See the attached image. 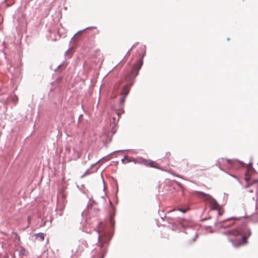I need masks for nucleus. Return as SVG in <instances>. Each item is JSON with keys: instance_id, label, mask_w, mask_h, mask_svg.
Masks as SVG:
<instances>
[{"instance_id": "16", "label": "nucleus", "mask_w": 258, "mask_h": 258, "mask_svg": "<svg viewBox=\"0 0 258 258\" xmlns=\"http://www.w3.org/2000/svg\"><path fill=\"white\" fill-rule=\"evenodd\" d=\"M146 165L150 166L151 167L156 168V167L154 166V162L153 161L148 160V162H146Z\"/></svg>"}, {"instance_id": "32", "label": "nucleus", "mask_w": 258, "mask_h": 258, "mask_svg": "<svg viewBox=\"0 0 258 258\" xmlns=\"http://www.w3.org/2000/svg\"><path fill=\"white\" fill-rule=\"evenodd\" d=\"M97 232H98V241H99V240L100 239V237H101L100 232V231L99 230L97 231Z\"/></svg>"}, {"instance_id": "37", "label": "nucleus", "mask_w": 258, "mask_h": 258, "mask_svg": "<svg viewBox=\"0 0 258 258\" xmlns=\"http://www.w3.org/2000/svg\"><path fill=\"white\" fill-rule=\"evenodd\" d=\"M27 219H28V222H29V221H30V216H28V217H27Z\"/></svg>"}, {"instance_id": "48", "label": "nucleus", "mask_w": 258, "mask_h": 258, "mask_svg": "<svg viewBox=\"0 0 258 258\" xmlns=\"http://www.w3.org/2000/svg\"><path fill=\"white\" fill-rule=\"evenodd\" d=\"M229 39H230L229 38H227V40H229Z\"/></svg>"}, {"instance_id": "42", "label": "nucleus", "mask_w": 258, "mask_h": 258, "mask_svg": "<svg viewBox=\"0 0 258 258\" xmlns=\"http://www.w3.org/2000/svg\"><path fill=\"white\" fill-rule=\"evenodd\" d=\"M249 192H253V190H249Z\"/></svg>"}, {"instance_id": "6", "label": "nucleus", "mask_w": 258, "mask_h": 258, "mask_svg": "<svg viewBox=\"0 0 258 258\" xmlns=\"http://www.w3.org/2000/svg\"><path fill=\"white\" fill-rule=\"evenodd\" d=\"M188 210L187 207H178L177 208H174L173 209L169 211V213L175 214L176 213H179L181 216L184 213H185Z\"/></svg>"}, {"instance_id": "20", "label": "nucleus", "mask_w": 258, "mask_h": 258, "mask_svg": "<svg viewBox=\"0 0 258 258\" xmlns=\"http://www.w3.org/2000/svg\"><path fill=\"white\" fill-rule=\"evenodd\" d=\"M110 223L111 225L112 226H114V225H115V221H114L113 218H112V217L111 215L110 216Z\"/></svg>"}, {"instance_id": "35", "label": "nucleus", "mask_w": 258, "mask_h": 258, "mask_svg": "<svg viewBox=\"0 0 258 258\" xmlns=\"http://www.w3.org/2000/svg\"><path fill=\"white\" fill-rule=\"evenodd\" d=\"M131 51V50H130V49L128 50V51L126 52V53L125 55L124 56L123 58H125V56H126V55H127V54L130 52V51Z\"/></svg>"}, {"instance_id": "7", "label": "nucleus", "mask_w": 258, "mask_h": 258, "mask_svg": "<svg viewBox=\"0 0 258 258\" xmlns=\"http://www.w3.org/2000/svg\"><path fill=\"white\" fill-rule=\"evenodd\" d=\"M224 235H233L234 236H238V231H237V228H234L232 230H229L224 231L222 233Z\"/></svg>"}, {"instance_id": "3", "label": "nucleus", "mask_w": 258, "mask_h": 258, "mask_svg": "<svg viewBox=\"0 0 258 258\" xmlns=\"http://www.w3.org/2000/svg\"><path fill=\"white\" fill-rule=\"evenodd\" d=\"M194 194L198 197L203 199L205 201L209 202L211 206V209L216 210L219 207V204L217 203L216 200L209 194L198 190L195 191Z\"/></svg>"}, {"instance_id": "25", "label": "nucleus", "mask_w": 258, "mask_h": 258, "mask_svg": "<svg viewBox=\"0 0 258 258\" xmlns=\"http://www.w3.org/2000/svg\"><path fill=\"white\" fill-rule=\"evenodd\" d=\"M170 156V153L169 152H167L166 153H165V155L164 156V158H167V159H169V157Z\"/></svg>"}, {"instance_id": "38", "label": "nucleus", "mask_w": 258, "mask_h": 258, "mask_svg": "<svg viewBox=\"0 0 258 258\" xmlns=\"http://www.w3.org/2000/svg\"><path fill=\"white\" fill-rule=\"evenodd\" d=\"M94 165H95V164H92V165L91 166L90 168V169H91L92 167H93V166H94Z\"/></svg>"}, {"instance_id": "39", "label": "nucleus", "mask_w": 258, "mask_h": 258, "mask_svg": "<svg viewBox=\"0 0 258 258\" xmlns=\"http://www.w3.org/2000/svg\"><path fill=\"white\" fill-rule=\"evenodd\" d=\"M234 178L237 179V177L235 175H232Z\"/></svg>"}, {"instance_id": "13", "label": "nucleus", "mask_w": 258, "mask_h": 258, "mask_svg": "<svg viewBox=\"0 0 258 258\" xmlns=\"http://www.w3.org/2000/svg\"><path fill=\"white\" fill-rule=\"evenodd\" d=\"M90 28H96V27H87V28H85V29H83V30H80V31H78V32H77V33H76V34H75L73 36V37L71 38V40L70 42H71V41L74 39V38L75 37V36L77 34H79V33H82V32H83L85 31L86 30L88 29H90Z\"/></svg>"}, {"instance_id": "18", "label": "nucleus", "mask_w": 258, "mask_h": 258, "mask_svg": "<svg viewBox=\"0 0 258 258\" xmlns=\"http://www.w3.org/2000/svg\"><path fill=\"white\" fill-rule=\"evenodd\" d=\"M126 161H127V163H130V162H134L135 163V158H134V157L128 158L127 156Z\"/></svg>"}, {"instance_id": "26", "label": "nucleus", "mask_w": 258, "mask_h": 258, "mask_svg": "<svg viewBox=\"0 0 258 258\" xmlns=\"http://www.w3.org/2000/svg\"><path fill=\"white\" fill-rule=\"evenodd\" d=\"M257 183H258V179H253L251 182H250V183L252 184V185Z\"/></svg>"}, {"instance_id": "8", "label": "nucleus", "mask_w": 258, "mask_h": 258, "mask_svg": "<svg viewBox=\"0 0 258 258\" xmlns=\"http://www.w3.org/2000/svg\"><path fill=\"white\" fill-rule=\"evenodd\" d=\"M147 162V159H144L142 157L135 158V164H143L144 165H146V162Z\"/></svg>"}, {"instance_id": "43", "label": "nucleus", "mask_w": 258, "mask_h": 258, "mask_svg": "<svg viewBox=\"0 0 258 258\" xmlns=\"http://www.w3.org/2000/svg\"><path fill=\"white\" fill-rule=\"evenodd\" d=\"M109 204H110V205H112V202L111 201H109Z\"/></svg>"}, {"instance_id": "23", "label": "nucleus", "mask_w": 258, "mask_h": 258, "mask_svg": "<svg viewBox=\"0 0 258 258\" xmlns=\"http://www.w3.org/2000/svg\"><path fill=\"white\" fill-rule=\"evenodd\" d=\"M198 237V233H196V234L194 236V237L191 240V242H194L197 239V238Z\"/></svg>"}, {"instance_id": "1", "label": "nucleus", "mask_w": 258, "mask_h": 258, "mask_svg": "<svg viewBox=\"0 0 258 258\" xmlns=\"http://www.w3.org/2000/svg\"><path fill=\"white\" fill-rule=\"evenodd\" d=\"M140 50L142 52L141 58L133 65L131 72L127 75L125 78L126 84L123 86L121 89L120 95L127 96L130 91L131 88L134 84L136 77L139 75V72L143 64V58L146 55V46H141L140 47Z\"/></svg>"}, {"instance_id": "29", "label": "nucleus", "mask_w": 258, "mask_h": 258, "mask_svg": "<svg viewBox=\"0 0 258 258\" xmlns=\"http://www.w3.org/2000/svg\"><path fill=\"white\" fill-rule=\"evenodd\" d=\"M115 209L114 208H113V212H111L110 214V216L111 215H112V218H113L114 215H115Z\"/></svg>"}, {"instance_id": "19", "label": "nucleus", "mask_w": 258, "mask_h": 258, "mask_svg": "<svg viewBox=\"0 0 258 258\" xmlns=\"http://www.w3.org/2000/svg\"><path fill=\"white\" fill-rule=\"evenodd\" d=\"M126 159H127V156L124 155L123 158H122L121 160V163L123 164H127Z\"/></svg>"}, {"instance_id": "12", "label": "nucleus", "mask_w": 258, "mask_h": 258, "mask_svg": "<svg viewBox=\"0 0 258 258\" xmlns=\"http://www.w3.org/2000/svg\"><path fill=\"white\" fill-rule=\"evenodd\" d=\"M35 237L39 238L40 241H43L44 239L45 234L42 232H39L34 234Z\"/></svg>"}, {"instance_id": "45", "label": "nucleus", "mask_w": 258, "mask_h": 258, "mask_svg": "<svg viewBox=\"0 0 258 258\" xmlns=\"http://www.w3.org/2000/svg\"><path fill=\"white\" fill-rule=\"evenodd\" d=\"M84 212H85V211H83V212H82L81 214H82V215H83V213H84Z\"/></svg>"}, {"instance_id": "22", "label": "nucleus", "mask_w": 258, "mask_h": 258, "mask_svg": "<svg viewBox=\"0 0 258 258\" xmlns=\"http://www.w3.org/2000/svg\"><path fill=\"white\" fill-rule=\"evenodd\" d=\"M107 141H108V143H107V144H109V143H110L111 142V141H112V137H111V136H110V135H109V134H108V135H107Z\"/></svg>"}, {"instance_id": "17", "label": "nucleus", "mask_w": 258, "mask_h": 258, "mask_svg": "<svg viewBox=\"0 0 258 258\" xmlns=\"http://www.w3.org/2000/svg\"><path fill=\"white\" fill-rule=\"evenodd\" d=\"M121 96H122V97L120 98V100H119V105H121L122 104H123V103L125 101V98L126 97L125 96H123V95H121Z\"/></svg>"}, {"instance_id": "33", "label": "nucleus", "mask_w": 258, "mask_h": 258, "mask_svg": "<svg viewBox=\"0 0 258 258\" xmlns=\"http://www.w3.org/2000/svg\"><path fill=\"white\" fill-rule=\"evenodd\" d=\"M226 162L229 164H231V163L232 162V160L231 159H227V160H226Z\"/></svg>"}, {"instance_id": "40", "label": "nucleus", "mask_w": 258, "mask_h": 258, "mask_svg": "<svg viewBox=\"0 0 258 258\" xmlns=\"http://www.w3.org/2000/svg\"><path fill=\"white\" fill-rule=\"evenodd\" d=\"M82 116V114H81L80 115L79 117V119L78 120H80V118H81V117Z\"/></svg>"}, {"instance_id": "44", "label": "nucleus", "mask_w": 258, "mask_h": 258, "mask_svg": "<svg viewBox=\"0 0 258 258\" xmlns=\"http://www.w3.org/2000/svg\"><path fill=\"white\" fill-rule=\"evenodd\" d=\"M248 165H252V163H251V162H249V163H248Z\"/></svg>"}, {"instance_id": "14", "label": "nucleus", "mask_w": 258, "mask_h": 258, "mask_svg": "<svg viewBox=\"0 0 258 258\" xmlns=\"http://www.w3.org/2000/svg\"><path fill=\"white\" fill-rule=\"evenodd\" d=\"M224 161V159L223 158H220V159H218L216 162V163H215V165L217 166H218L219 168L221 170H222V169L221 168V161Z\"/></svg>"}, {"instance_id": "28", "label": "nucleus", "mask_w": 258, "mask_h": 258, "mask_svg": "<svg viewBox=\"0 0 258 258\" xmlns=\"http://www.w3.org/2000/svg\"><path fill=\"white\" fill-rule=\"evenodd\" d=\"M13 99L14 102H17L18 100V98L16 95H14V97H13Z\"/></svg>"}, {"instance_id": "30", "label": "nucleus", "mask_w": 258, "mask_h": 258, "mask_svg": "<svg viewBox=\"0 0 258 258\" xmlns=\"http://www.w3.org/2000/svg\"><path fill=\"white\" fill-rule=\"evenodd\" d=\"M138 44V42L135 43L130 49V50H132Z\"/></svg>"}, {"instance_id": "2", "label": "nucleus", "mask_w": 258, "mask_h": 258, "mask_svg": "<svg viewBox=\"0 0 258 258\" xmlns=\"http://www.w3.org/2000/svg\"><path fill=\"white\" fill-rule=\"evenodd\" d=\"M238 235H241V239H229V240L232 243L234 246H239L242 244H245L247 243V238L251 236L252 233L250 228L243 227L237 228Z\"/></svg>"}, {"instance_id": "31", "label": "nucleus", "mask_w": 258, "mask_h": 258, "mask_svg": "<svg viewBox=\"0 0 258 258\" xmlns=\"http://www.w3.org/2000/svg\"><path fill=\"white\" fill-rule=\"evenodd\" d=\"M123 151H124V150H119L113 151V152L111 153L110 154H113L114 153H116V152H122ZM109 155H110V154Z\"/></svg>"}, {"instance_id": "41", "label": "nucleus", "mask_w": 258, "mask_h": 258, "mask_svg": "<svg viewBox=\"0 0 258 258\" xmlns=\"http://www.w3.org/2000/svg\"><path fill=\"white\" fill-rule=\"evenodd\" d=\"M221 214H221V213L219 211V212H218V215H221Z\"/></svg>"}, {"instance_id": "5", "label": "nucleus", "mask_w": 258, "mask_h": 258, "mask_svg": "<svg viewBox=\"0 0 258 258\" xmlns=\"http://www.w3.org/2000/svg\"><path fill=\"white\" fill-rule=\"evenodd\" d=\"M239 219H240V218H239V217H231L228 218L227 219H224V220L219 221V222H217V221L215 222L214 223V226H219L220 228L225 229L226 228L230 227L231 226H232V225H233L235 224L234 222H232L231 223L228 224H224L226 222L229 221L231 220H239Z\"/></svg>"}, {"instance_id": "4", "label": "nucleus", "mask_w": 258, "mask_h": 258, "mask_svg": "<svg viewBox=\"0 0 258 258\" xmlns=\"http://www.w3.org/2000/svg\"><path fill=\"white\" fill-rule=\"evenodd\" d=\"M170 214L169 216H164V218L161 217V219L163 220H166L168 223L171 224L173 225L176 224V222H177L179 224L182 226L181 222L184 221L185 219L181 216L179 213H176L175 214L169 213Z\"/></svg>"}, {"instance_id": "9", "label": "nucleus", "mask_w": 258, "mask_h": 258, "mask_svg": "<svg viewBox=\"0 0 258 258\" xmlns=\"http://www.w3.org/2000/svg\"><path fill=\"white\" fill-rule=\"evenodd\" d=\"M245 177L244 180L246 182V184L245 185V188H247L252 186V184L250 182H248V180L250 179V177H248V172L246 171L244 173Z\"/></svg>"}, {"instance_id": "21", "label": "nucleus", "mask_w": 258, "mask_h": 258, "mask_svg": "<svg viewBox=\"0 0 258 258\" xmlns=\"http://www.w3.org/2000/svg\"><path fill=\"white\" fill-rule=\"evenodd\" d=\"M90 170V168L88 169L84 173V174L81 176V177L83 178L85 177L86 175H87L89 173V171Z\"/></svg>"}, {"instance_id": "24", "label": "nucleus", "mask_w": 258, "mask_h": 258, "mask_svg": "<svg viewBox=\"0 0 258 258\" xmlns=\"http://www.w3.org/2000/svg\"><path fill=\"white\" fill-rule=\"evenodd\" d=\"M64 63V61H63L62 62V63L59 64L57 67V68L54 70V71L56 72L57 71L62 65Z\"/></svg>"}, {"instance_id": "27", "label": "nucleus", "mask_w": 258, "mask_h": 258, "mask_svg": "<svg viewBox=\"0 0 258 258\" xmlns=\"http://www.w3.org/2000/svg\"><path fill=\"white\" fill-rule=\"evenodd\" d=\"M13 234L15 235L16 236L18 237V241L20 240V237L16 232H13Z\"/></svg>"}, {"instance_id": "11", "label": "nucleus", "mask_w": 258, "mask_h": 258, "mask_svg": "<svg viewBox=\"0 0 258 258\" xmlns=\"http://www.w3.org/2000/svg\"><path fill=\"white\" fill-rule=\"evenodd\" d=\"M246 171L248 172V177H250V176L254 173L258 174L255 169L252 166L249 168H247Z\"/></svg>"}, {"instance_id": "15", "label": "nucleus", "mask_w": 258, "mask_h": 258, "mask_svg": "<svg viewBox=\"0 0 258 258\" xmlns=\"http://www.w3.org/2000/svg\"><path fill=\"white\" fill-rule=\"evenodd\" d=\"M116 125L114 124L111 128L110 133L108 134H110V136L112 137L116 132V129L115 127Z\"/></svg>"}, {"instance_id": "36", "label": "nucleus", "mask_w": 258, "mask_h": 258, "mask_svg": "<svg viewBox=\"0 0 258 258\" xmlns=\"http://www.w3.org/2000/svg\"><path fill=\"white\" fill-rule=\"evenodd\" d=\"M237 161H238V160H237ZM238 162H239V161H238ZM239 163H240L242 165L244 166V163H243V162H242V161H239Z\"/></svg>"}, {"instance_id": "46", "label": "nucleus", "mask_w": 258, "mask_h": 258, "mask_svg": "<svg viewBox=\"0 0 258 258\" xmlns=\"http://www.w3.org/2000/svg\"><path fill=\"white\" fill-rule=\"evenodd\" d=\"M16 239H17L18 240V237L16 236Z\"/></svg>"}, {"instance_id": "47", "label": "nucleus", "mask_w": 258, "mask_h": 258, "mask_svg": "<svg viewBox=\"0 0 258 258\" xmlns=\"http://www.w3.org/2000/svg\"><path fill=\"white\" fill-rule=\"evenodd\" d=\"M68 51H69V49H68V50H67L66 51V53H67Z\"/></svg>"}, {"instance_id": "10", "label": "nucleus", "mask_w": 258, "mask_h": 258, "mask_svg": "<svg viewBox=\"0 0 258 258\" xmlns=\"http://www.w3.org/2000/svg\"><path fill=\"white\" fill-rule=\"evenodd\" d=\"M28 251L26 250L24 247L22 246L21 247L19 251V254L20 255L27 256L28 254Z\"/></svg>"}, {"instance_id": "34", "label": "nucleus", "mask_w": 258, "mask_h": 258, "mask_svg": "<svg viewBox=\"0 0 258 258\" xmlns=\"http://www.w3.org/2000/svg\"><path fill=\"white\" fill-rule=\"evenodd\" d=\"M102 223V222L101 221L98 222V223L97 224L98 227H99L100 226H101Z\"/></svg>"}]
</instances>
